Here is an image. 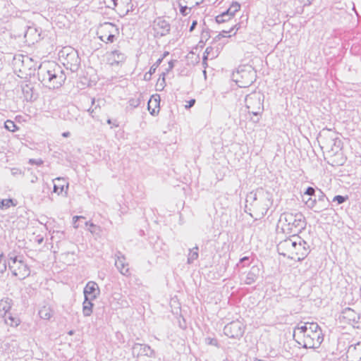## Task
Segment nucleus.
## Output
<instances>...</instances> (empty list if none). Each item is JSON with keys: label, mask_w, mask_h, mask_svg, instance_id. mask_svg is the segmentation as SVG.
<instances>
[{"label": "nucleus", "mask_w": 361, "mask_h": 361, "mask_svg": "<svg viewBox=\"0 0 361 361\" xmlns=\"http://www.w3.org/2000/svg\"><path fill=\"white\" fill-rule=\"evenodd\" d=\"M63 189H64V185H58L56 184L54 185V192L60 194L63 191Z\"/></svg>", "instance_id": "nucleus-41"}, {"label": "nucleus", "mask_w": 361, "mask_h": 361, "mask_svg": "<svg viewBox=\"0 0 361 361\" xmlns=\"http://www.w3.org/2000/svg\"><path fill=\"white\" fill-rule=\"evenodd\" d=\"M324 340L322 332H307L302 339V345L305 348H317Z\"/></svg>", "instance_id": "nucleus-13"}, {"label": "nucleus", "mask_w": 361, "mask_h": 361, "mask_svg": "<svg viewBox=\"0 0 361 361\" xmlns=\"http://www.w3.org/2000/svg\"><path fill=\"white\" fill-rule=\"evenodd\" d=\"M295 243L293 247L291 259L300 261L304 259L309 254V245L307 243L298 237L295 238Z\"/></svg>", "instance_id": "nucleus-12"}, {"label": "nucleus", "mask_w": 361, "mask_h": 361, "mask_svg": "<svg viewBox=\"0 0 361 361\" xmlns=\"http://www.w3.org/2000/svg\"><path fill=\"white\" fill-rule=\"evenodd\" d=\"M39 317L43 319H49L53 315V311L49 307L44 306L39 311Z\"/></svg>", "instance_id": "nucleus-23"}, {"label": "nucleus", "mask_w": 361, "mask_h": 361, "mask_svg": "<svg viewBox=\"0 0 361 361\" xmlns=\"http://www.w3.org/2000/svg\"><path fill=\"white\" fill-rule=\"evenodd\" d=\"M107 123L108 124H113V126L114 127H118V124L117 123L116 121L112 122V121L111 119H108L107 120Z\"/></svg>", "instance_id": "nucleus-52"}, {"label": "nucleus", "mask_w": 361, "mask_h": 361, "mask_svg": "<svg viewBox=\"0 0 361 361\" xmlns=\"http://www.w3.org/2000/svg\"><path fill=\"white\" fill-rule=\"evenodd\" d=\"M207 60V55H204L203 56V64H207L206 61Z\"/></svg>", "instance_id": "nucleus-60"}, {"label": "nucleus", "mask_w": 361, "mask_h": 361, "mask_svg": "<svg viewBox=\"0 0 361 361\" xmlns=\"http://www.w3.org/2000/svg\"><path fill=\"white\" fill-rule=\"evenodd\" d=\"M231 18L232 16H230V14H228V11H226V12H224L223 13L217 16L216 17V21L217 23H223L228 21L231 19Z\"/></svg>", "instance_id": "nucleus-28"}, {"label": "nucleus", "mask_w": 361, "mask_h": 361, "mask_svg": "<svg viewBox=\"0 0 361 361\" xmlns=\"http://www.w3.org/2000/svg\"><path fill=\"white\" fill-rule=\"evenodd\" d=\"M210 343L212 344V345H216V340H212Z\"/></svg>", "instance_id": "nucleus-62"}, {"label": "nucleus", "mask_w": 361, "mask_h": 361, "mask_svg": "<svg viewBox=\"0 0 361 361\" xmlns=\"http://www.w3.org/2000/svg\"><path fill=\"white\" fill-rule=\"evenodd\" d=\"M260 269L257 266H253L246 274L245 277H241L240 281L245 285H251L254 283L259 278Z\"/></svg>", "instance_id": "nucleus-17"}, {"label": "nucleus", "mask_w": 361, "mask_h": 361, "mask_svg": "<svg viewBox=\"0 0 361 361\" xmlns=\"http://www.w3.org/2000/svg\"><path fill=\"white\" fill-rule=\"evenodd\" d=\"M116 32H118V29L115 25L111 23H104L99 28L97 35L102 42L108 43L114 41Z\"/></svg>", "instance_id": "nucleus-11"}, {"label": "nucleus", "mask_w": 361, "mask_h": 361, "mask_svg": "<svg viewBox=\"0 0 361 361\" xmlns=\"http://www.w3.org/2000/svg\"><path fill=\"white\" fill-rule=\"evenodd\" d=\"M195 103V99H192L190 101L188 102V104L185 105L186 109H190V107L193 106Z\"/></svg>", "instance_id": "nucleus-49"}, {"label": "nucleus", "mask_w": 361, "mask_h": 361, "mask_svg": "<svg viewBox=\"0 0 361 361\" xmlns=\"http://www.w3.org/2000/svg\"><path fill=\"white\" fill-rule=\"evenodd\" d=\"M16 205V202H15L13 199H3L0 200V209H7L10 208L11 206L15 207Z\"/></svg>", "instance_id": "nucleus-25"}, {"label": "nucleus", "mask_w": 361, "mask_h": 361, "mask_svg": "<svg viewBox=\"0 0 361 361\" xmlns=\"http://www.w3.org/2000/svg\"><path fill=\"white\" fill-rule=\"evenodd\" d=\"M245 326L240 320L232 321L224 326V333L231 338L240 339L244 334Z\"/></svg>", "instance_id": "nucleus-9"}, {"label": "nucleus", "mask_w": 361, "mask_h": 361, "mask_svg": "<svg viewBox=\"0 0 361 361\" xmlns=\"http://www.w3.org/2000/svg\"><path fill=\"white\" fill-rule=\"evenodd\" d=\"M6 269V263H1L0 262V273H4Z\"/></svg>", "instance_id": "nucleus-50"}, {"label": "nucleus", "mask_w": 361, "mask_h": 361, "mask_svg": "<svg viewBox=\"0 0 361 361\" xmlns=\"http://www.w3.org/2000/svg\"><path fill=\"white\" fill-rule=\"evenodd\" d=\"M339 319L341 322L350 324L355 328L361 327L360 314L350 307H346L342 311Z\"/></svg>", "instance_id": "nucleus-10"}, {"label": "nucleus", "mask_w": 361, "mask_h": 361, "mask_svg": "<svg viewBox=\"0 0 361 361\" xmlns=\"http://www.w3.org/2000/svg\"><path fill=\"white\" fill-rule=\"evenodd\" d=\"M113 1L114 6H118V0H111Z\"/></svg>", "instance_id": "nucleus-61"}, {"label": "nucleus", "mask_w": 361, "mask_h": 361, "mask_svg": "<svg viewBox=\"0 0 361 361\" xmlns=\"http://www.w3.org/2000/svg\"><path fill=\"white\" fill-rule=\"evenodd\" d=\"M90 298H85L82 303V313L85 317H89L92 313L93 303Z\"/></svg>", "instance_id": "nucleus-21"}, {"label": "nucleus", "mask_w": 361, "mask_h": 361, "mask_svg": "<svg viewBox=\"0 0 361 361\" xmlns=\"http://www.w3.org/2000/svg\"><path fill=\"white\" fill-rule=\"evenodd\" d=\"M153 29L157 36H165L169 34L171 26L170 24L164 19L159 18L153 23Z\"/></svg>", "instance_id": "nucleus-15"}, {"label": "nucleus", "mask_w": 361, "mask_h": 361, "mask_svg": "<svg viewBox=\"0 0 361 361\" xmlns=\"http://www.w3.org/2000/svg\"><path fill=\"white\" fill-rule=\"evenodd\" d=\"M85 226H90L88 231L93 235H99L102 231L101 228L93 223L86 221Z\"/></svg>", "instance_id": "nucleus-27"}, {"label": "nucleus", "mask_w": 361, "mask_h": 361, "mask_svg": "<svg viewBox=\"0 0 361 361\" xmlns=\"http://www.w3.org/2000/svg\"><path fill=\"white\" fill-rule=\"evenodd\" d=\"M240 8V4L236 1L233 2L230 7L228 8L227 11L230 16L232 17L235 15V13L238 11Z\"/></svg>", "instance_id": "nucleus-31"}, {"label": "nucleus", "mask_w": 361, "mask_h": 361, "mask_svg": "<svg viewBox=\"0 0 361 361\" xmlns=\"http://www.w3.org/2000/svg\"><path fill=\"white\" fill-rule=\"evenodd\" d=\"M34 30H35V29L32 28V27H29V29L27 30V32H26V33H25V37H27V36L30 33L32 32V31H34Z\"/></svg>", "instance_id": "nucleus-53"}, {"label": "nucleus", "mask_w": 361, "mask_h": 361, "mask_svg": "<svg viewBox=\"0 0 361 361\" xmlns=\"http://www.w3.org/2000/svg\"><path fill=\"white\" fill-rule=\"evenodd\" d=\"M198 250L199 248L197 246L194 247L192 249H190V252L188 256V264H192L195 260H196L198 257Z\"/></svg>", "instance_id": "nucleus-24"}, {"label": "nucleus", "mask_w": 361, "mask_h": 361, "mask_svg": "<svg viewBox=\"0 0 361 361\" xmlns=\"http://www.w3.org/2000/svg\"><path fill=\"white\" fill-rule=\"evenodd\" d=\"M316 199H312V197H309L308 200L305 201V204L310 209L314 208L316 206Z\"/></svg>", "instance_id": "nucleus-39"}, {"label": "nucleus", "mask_w": 361, "mask_h": 361, "mask_svg": "<svg viewBox=\"0 0 361 361\" xmlns=\"http://www.w3.org/2000/svg\"><path fill=\"white\" fill-rule=\"evenodd\" d=\"M70 135L71 133L69 132H64L62 133V136L64 137H68L70 136Z\"/></svg>", "instance_id": "nucleus-57"}, {"label": "nucleus", "mask_w": 361, "mask_h": 361, "mask_svg": "<svg viewBox=\"0 0 361 361\" xmlns=\"http://www.w3.org/2000/svg\"><path fill=\"white\" fill-rule=\"evenodd\" d=\"M295 238L296 236H293L292 238H286L277 245V251L280 255L289 259L291 258V255H293V247L296 241Z\"/></svg>", "instance_id": "nucleus-14"}, {"label": "nucleus", "mask_w": 361, "mask_h": 361, "mask_svg": "<svg viewBox=\"0 0 361 361\" xmlns=\"http://www.w3.org/2000/svg\"><path fill=\"white\" fill-rule=\"evenodd\" d=\"M133 354L137 357H152L154 355V350L147 345L135 343L133 347Z\"/></svg>", "instance_id": "nucleus-19"}, {"label": "nucleus", "mask_w": 361, "mask_h": 361, "mask_svg": "<svg viewBox=\"0 0 361 361\" xmlns=\"http://www.w3.org/2000/svg\"><path fill=\"white\" fill-rule=\"evenodd\" d=\"M315 194V190L312 187H308L306 189V191L304 192V195H307L309 196H313Z\"/></svg>", "instance_id": "nucleus-43"}, {"label": "nucleus", "mask_w": 361, "mask_h": 361, "mask_svg": "<svg viewBox=\"0 0 361 361\" xmlns=\"http://www.w3.org/2000/svg\"><path fill=\"white\" fill-rule=\"evenodd\" d=\"M37 179L38 178L36 176H33L30 181L31 183H34L37 181Z\"/></svg>", "instance_id": "nucleus-56"}, {"label": "nucleus", "mask_w": 361, "mask_h": 361, "mask_svg": "<svg viewBox=\"0 0 361 361\" xmlns=\"http://www.w3.org/2000/svg\"><path fill=\"white\" fill-rule=\"evenodd\" d=\"M128 104L133 108H135L140 105V100L135 98H131L128 101Z\"/></svg>", "instance_id": "nucleus-40"}, {"label": "nucleus", "mask_w": 361, "mask_h": 361, "mask_svg": "<svg viewBox=\"0 0 361 361\" xmlns=\"http://www.w3.org/2000/svg\"><path fill=\"white\" fill-rule=\"evenodd\" d=\"M85 298L94 300L99 295L100 290L97 283L89 281L84 288Z\"/></svg>", "instance_id": "nucleus-18"}, {"label": "nucleus", "mask_w": 361, "mask_h": 361, "mask_svg": "<svg viewBox=\"0 0 361 361\" xmlns=\"http://www.w3.org/2000/svg\"><path fill=\"white\" fill-rule=\"evenodd\" d=\"M150 113L152 115H154L156 114L155 109H154Z\"/></svg>", "instance_id": "nucleus-64"}, {"label": "nucleus", "mask_w": 361, "mask_h": 361, "mask_svg": "<svg viewBox=\"0 0 361 361\" xmlns=\"http://www.w3.org/2000/svg\"><path fill=\"white\" fill-rule=\"evenodd\" d=\"M5 322L7 324L13 326H17L20 324V319L18 318L12 317L11 315L5 318Z\"/></svg>", "instance_id": "nucleus-32"}, {"label": "nucleus", "mask_w": 361, "mask_h": 361, "mask_svg": "<svg viewBox=\"0 0 361 361\" xmlns=\"http://www.w3.org/2000/svg\"><path fill=\"white\" fill-rule=\"evenodd\" d=\"M281 221L286 223L288 229L291 232H300L306 227L305 218L300 212H285L281 215Z\"/></svg>", "instance_id": "nucleus-7"}, {"label": "nucleus", "mask_w": 361, "mask_h": 361, "mask_svg": "<svg viewBox=\"0 0 361 361\" xmlns=\"http://www.w3.org/2000/svg\"><path fill=\"white\" fill-rule=\"evenodd\" d=\"M125 59V54L118 50H114L109 54V60L111 61V64H118L119 63L123 62Z\"/></svg>", "instance_id": "nucleus-20"}, {"label": "nucleus", "mask_w": 361, "mask_h": 361, "mask_svg": "<svg viewBox=\"0 0 361 361\" xmlns=\"http://www.w3.org/2000/svg\"><path fill=\"white\" fill-rule=\"evenodd\" d=\"M307 332V322L305 323L304 325L298 326L294 330V336L296 334H301L305 338V334Z\"/></svg>", "instance_id": "nucleus-29"}, {"label": "nucleus", "mask_w": 361, "mask_h": 361, "mask_svg": "<svg viewBox=\"0 0 361 361\" xmlns=\"http://www.w3.org/2000/svg\"><path fill=\"white\" fill-rule=\"evenodd\" d=\"M64 180L63 179H62V178H55V179L54 180V181H55V180L60 181V180Z\"/></svg>", "instance_id": "nucleus-63"}, {"label": "nucleus", "mask_w": 361, "mask_h": 361, "mask_svg": "<svg viewBox=\"0 0 361 361\" xmlns=\"http://www.w3.org/2000/svg\"><path fill=\"white\" fill-rule=\"evenodd\" d=\"M347 200V196L336 195L333 199V202H336L338 204H341L345 202Z\"/></svg>", "instance_id": "nucleus-37"}, {"label": "nucleus", "mask_w": 361, "mask_h": 361, "mask_svg": "<svg viewBox=\"0 0 361 361\" xmlns=\"http://www.w3.org/2000/svg\"><path fill=\"white\" fill-rule=\"evenodd\" d=\"M317 140L321 148L328 152L336 153L341 148V140L331 129H323L319 133Z\"/></svg>", "instance_id": "nucleus-4"}, {"label": "nucleus", "mask_w": 361, "mask_h": 361, "mask_svg": "<svg viewBox=\"0 0 361 361\" xmlns=\"http://www.w3.org/2000/svg\"><path fill=\"white\" fill-rule=\"evenodd\" d=\"M85 219V217H84V216H73V226H74V228H78V227H79V225H78V224H76V222H77V221H78V219Z\"/></svg>", "instance_id": "nucleus-47"}, {"label": "nucleus", "mask_w": 361, "mask_h": 361, "mask_svg": "<svg viewBox=\"0 0 361 361\" xmlns=\"http://www.w3.org/2000/svg\"><path fill=\"white\" fill-rule=\"evenodd\" d=\"M249 258L247 257H244L240 259V262L243 263L244 262L248 261Z\"/></svg>", "instance_id": "nucleus-58"}, {"label": "nucleus", "mask_w": 361, "mask_h": 361, "mask_svg": "<svg viewBox=\"0 0 361 361\" xmlns=\"http://www.w3.org/2000/svg\"><path fill=\"white\" fill-rule=\"evenodd\" d=\"M318 201L324 202L326 199L325 194L321 190H319V195H317Z\"/></svg>", "instance_id": "nucleus-44"}, {"label": "nucleus", "mask_w": 361, "mask_h": 361, "mask_svg": "<svg viewBox=\"0 0 361 361\" xmlns=\"http://www.w3.org/2000/svg\"><path fill=\"white\" fill-rule=\"evenodd\" d=\"M307 331L308 332H322L321 328L317 323L307 322Z\"/></svg>", "instance_id": "nucleus-33"}, {"label": "nucleus", "mask_w": 361, "mask_h": 361, "mask_svg": "<svg viewBox=\"0 0 361 361\" xmlns=\"http://www.w3.org/2000/svg\"><path fill=\"white\" fill-rule=\"evenodd\" d=\"M237 25H232V27L228 30H222L217 36H216V38L220 39L221 37H226V34H228V33H231L234 30H235V31L234 32L233 35L235 34L236 31L238 30V27H236Z\"/></svg>", "instance_id": "nucleus-34"}, {"label": "nucleus", "mask_w": 361, "mask_h": 361, "mask_svg": "<svg viewBox=\"0 0 361 361\" xmlns=\"http://www.w3.org/2000/svg\"><path fill=\"white\" fill-rule=\"evenodd\" d=\"M11 300L9 298H6L5 300H1L0 302V307H2V310L6 314L11 308Z\"/></svg>", "instance_id": "nucleus-30"}, {"label": "nucleus", "mask_w": 361, "mask_h": 361, "mask_svg": "<svg viewBox=\"0 0 361 361\" xmlns=\"http://www.w3.org/2000/svg\"><path fill=\"white\" fill-rule=\"evenodd\" d=\"M233 78L240 87H247L255 80L256 72L251 66H244L240 67L233 74Z\"/></svg>", "instance_id": "nucleus-8"}, {"label": "nucleus", "mask_w": 361, "mask_h": 361, "mask_svg": "<svg viewBox=\"0 0 361 361\" xmlns=\"http://www.w3.org/2000/svg\"><path fill=\"white\" fill-rule=\"evenodd\" d=\"M264 94L258 91L252 92L247 94L245 99V106L250 114L254 116L260 115L264 110Z\"/></svg>", "instance_id": "nucleus-6"}, {"label": "nucleus", "mask_w": 361, "mask_h": 361, "mask_svg": "<svg viewBox=\"0 0 361 361\" xmlns=\"http://www.w3.org/2000/svg\"><path fill=\"white\" fill-rule=\"evenodd\" d=\"M4 126H5L6 129H7L8 130H9L11 132H15L18 130V127L16 126L15 123L11 120H7L5 122Z\"/></svg>", "instance_id": "nucleus-35"}, {"label": "nucleus", "mask_w": 361, "mask_h": 361, "mask_svg": "<svg viewBox=\"0 0 361 361\" xmlns=\"http://www.w3.org/2000/svg\"><path fill=\"white\" fill-rule=\"evenodd\" d=\"M178 6L180 7V13L183 16H187L189 14L191 8L193 7L185 4L183 1L181 0H178Z\"/></svg>", "instance_id": "nucleus-26"}, {"label": "nucleus", "mask_w": 361, "mask_h": 361, "mask_svg": "<svg viewBox=\"0 0 361 361\" xmlns=\"http://www.w3.org/2000/svg\"><path fill=\"white\" fill-rule=\"evenodd\" d=\"M115 300H116L117 304L116 308H123L128 306V301L126 299L123 298L122 295L119 293H114L113 295L111 304H114Z\"/></svg>", "instance_id": "nucleus-22"}, {"label": "nucleus", "mask_w": 361, "mask_h": 361, "mask_svg": "<svg viewBox=\"0 0 361 361\" xmlns=\"http://www.w3.org/2000/svg\"><path fill=\"white\" fill-rule=\"evenodd\" d=\"M29 163L31 164H36V165L40 166L43 164V161L40 159H30L29 160Z\"/></svg>", "instance_id": "nucleus-45"}, {"label": "nucleus", "mask_w": 361, "mask_h": 361, "mask_svg": "<svg viewBox=\"0 0 361 361\" xmlns=\"http://www.w3.org/2000/svg\"><path fill=\"white\" fill-rule=\"evenodd\" d=\"M173 66H174L173 61H170L169 62L168 68H166V71H164L166 73V74H167L171 70H172Z\"/></svg>", "instance_id": "nucleus-48"}, {"label": "nucleus", "mask_w": 361, "mask_h": 361, "mask_svg": "<svg viewBox=\"0 0 361 361\" xmlns=\"http://www.w3.org/2000/svg\"><path fill=\"white\" fill-rule=\"evenodd\" d=\"M273 204L272 193L258 188L246 195L245 211L255 219L264 217Z\"/></svg>", "instance_id": "nucleus-1"}, {"label": "nucleus", "mask_w": 361, "mask_h": 361, "mask_svg": "<svg viewBox=\"0 0 361 361\" xmlns=\"http://www.w3.org/2000/svg\"><path fill=\"white\" fill-rule=\"evenodd\" d=\"M326 207L325 206L324 207H320L319 208H317V209L314 210L315 212H319L321 211H322L323 209H326Z\"/></svg>", "instance_id": "nucleus-55"}, {"label": "nucleus", "mask_w": 361, "mask_h": 361, "mask_svg": "<svg viewBox=\"0 0 361 361\" xmlns=\"http://www.w3.org/2000/svg\"><path fill=\"white\" fill-rule=\"evenodd\" d=\"M59 59L66 69L76 72L80 66L78 51L71 47H63L59 53Z\"/></svg>", "instance_id": "nucleus-3"}, {"label": "nucleus", "mask_w": 361, "mask_h": 361, "mask_svg": "<svg viewBox=\"0 0 361 361\" xmlns=\"http://www.w3.org/2000/svg\"><path fill=\"white\" fill-rule=\"evenodd\" d=\"M115 266L121 274L124 276L129 274L128 264L126 262V257L121 252H118L116 254Z\"/></svg>", "instance_id": "nucleus-16"}, {"label": "nucleus", "mask_w": 361, "mask_h": 361, "mask_svg": "<svg viewBox=\"0 0 361 361\" xmlns=\"http://www.w3.org/2000/svg\"><path fill=\"white\" fill-rule=\"evenodd\" d=\"M166 73L163 72L161 73V75H160L159 80H158L157 85L161 87L162 89L166 85V82H165V76H166Z\"/></svg>", "instance_id": "nucleus-38"}, {"label": "nucleus", "mask_w": 361, "mask_h": 361, "mask_svg": "<svg viewBox=\"0 0 361 361\" xmlns=\"http://www.w3.org/2000/svg\"><path fill=\"white\" fill-rule=\"evenodd\" d=\"M197 25V21L193 20L190 27V32H192L195 30V28L196 27Z\"/></svg>", "instance_id": "nucleus-51"}, {"label": "nucleus", "mask_w": 361, "mask_h": 361, "mask_svg": "<svg viewBox=\"0 0 361 361\" xmlns=\"http://www.w3.org/2000/svg\"><path fill=\"white\" fill-rule=\"evenodd\" d=\"M37 75L43 85L49 89L60 87L66 79V75L62 68L53 61L45 62L40 65Z\"/></svg>", "instance_id": "nucleus-2"}, {"label": "nucleus", "mask_w": 361, "mask_h": 361, "mask_svg": "<svg viewBox=\"0 0 361 361\" xmlns=\"http://www.w3.org/2000/svg\"><path fill=\"white\" fill-rule=\"evenodd\" d=\"M183 2L190 6H195L199 4V0H183Z\"/></svg>", "instance_id": "nucleus-42"}, {"label": "nucleus", "mask_w": 361, "mask_h": 361, "mask_svg": "<svg viewBox=\"0 0 361 361\" xmlns=\"http://www.w3.org/2000/svg\"><path fill=\"white\" fill-rule=\"evenodd\" d=\"M8 265L12 274L19 280L25 279L30 274V268L24 262L23 256L9 254Z\"/></svg>", "instance_id": "nucleus-5"}, {"label": "nucleus", "mask_w": 361, "mask_h": 361, "mask_svg": "<svg viewBox=\"0 0 361 361\" xmlns=\"http://www.w3.org/2000/svg\"><path fill=\"white\" fill-rule=\"evenodd\" d=\"M163 60V58H160L159 59L156 63H154L151 67H150V69L149 71V76H151L153 73H155L156 71V69L157 68V67L160 65V63H161Z\"/></svg>", "instance_id": "nucleus-36"}, {"label": "nucleus", "mask_w": 361, "mask_h": 361, "mask_svg": "<svg viewBox=\"0 0 361 361\" xmlns=\"http://www.w3.org/2000/svg\"><path fill=\"white\" fill-rule=\"evenodd\" d=\"M144 79L145 80H149L151 79V76L149 75V72L146 73L144 75Z\"/></svg>", "instance_id": "nucleus-54"}, {"label": "nucleus", "mask_w": 361, "mask_h": 361, "mask_svg": "<svg viewBox=\"0 0 361 361\" xmlns=\"http://www.w3.org/2000/svg\"><path fill=\"white\" fill-rule=\"evenodd\" d=\"M211 50H212V47H207V48L206 49L205 53H206L207 54H209Z\"/></svg>", "instance_id": "nucleus-59"}, {"label": "nucleus", "mask_w": 361, "mask_h": 361, "mask_svg": "<svg viewBox=\"0 0 361 361\" xmlns=\"http://www.w3.org/2000/svg\"><path fill=\"white\" fill-rule=\"evenodd\" d=\"M11 172L12 176H16L17 175H21L23 173L22 171L18 168L11 169Z\"/></svg>", "instance_id": "nucleus-46"}]
</instances>
